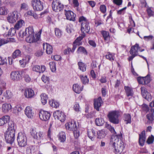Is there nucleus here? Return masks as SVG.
<instances>
[{"label": "nucleus", "mask_w": 154, "mask_h": 154, "mask_svg": "<svg viewBox=\"0 0 154 154\" xmlns=\"http://www.w3.org/2000/svg\"><path fill=\"white\" fill-rule=\"evenodd\" d=\"M19 35L22 38L26 36V41L28 43H33L38 41L40 36L38 35H34V32L33 28L32 26H29L26 28L24 31H20L19 33Z\"/></svg>", "instance_id": "f257e3e1"}, {"label": "nucleus", "mask_w": 154, "mask_h": 154, "mask_svg": "<svg viewBox=\"0 0 154 154\" xmlns=\"http://www.w3.org/2000/svg\"><path fill=\"white\" fill-rule=\"evenodd\" d=\"M121 137V135L115 134V135L112 136L111 137V144L116 152H122L124 148V145L121 143V141H119V139Z\"/></svg>", "instance_id": "f03ea898"}, {"label": "nucleus", "mask_w": 154, "mask_h": 154, "mask_svg": "<svg viewBox=\"0 0 154 154\" xmlns=\"http://www.w3.org/2000/svg\"><path fill=\"white\" fill-rule=\"evenodd\" d=\"M79 21L81 22V30L83 33H88L90 30L89 23L86 18L83 16L80 17Z\"/></svg>", "instance_id": "7ed1b4c3"}, {"label": "nucleus", "mask_w": 154, "mask_h": 154, "mask_svg": "<svg viewBox=\"0 0 154 154\" xmlns=\"http://www.w3.org/2000/svg\"><path fill=\"white\" fill-rule=\"evenodd\" d=\"M18 145L20 147H24L27 144V139L25 134L23 132H20L17 137Z\"/></svg>", "instance_id": "20e7f679"}, {"label": "nucleus", "mask_w": 154, "mask_h": 154, "mask_svg": "<svg viewBox=\"0 0 154 154\" xmlns=\"http://www.w3.org/2000/svg\"><path fill=\"white\" fill-rule=\"evenodd\" d=\"M119 112L116 111H114L109 112L108 115V117L109 121L114 124L119 123Z\"/></svg>", "instance_id": "39448f33"}, {"label": "nucleus", "mask_w": 154, "mask_h": 154, "mask_svg": "<svg viewBox=\"0 0 154 154\" xmlns=\"http://www.w3.org/2000/svg\"><path fill=\"white\" fill-rule=\"evenodd\" d=\"M31 4L35 11H40L43 9V2L40 0H32Z\"/></svg>", "instance_id": "423d86ee"}, {"label": "nucleus", "mask_w": 154, "mask_h": 154, "mask_svg": "<svg viewBox=\"0 0 154 154\" xmlns=\"http://www.w3.org/2000/svg\"><path fill=\"white\" fill-rule=\"evenodd\" d=\"M15 132L7 131L5 134V137L6 142L12 144L15 139Z\"/></svg>", "instance_id": "0eeeda50"}, {"label": "nucleus", "mask_w": 154, "mask_h": 154, "mask_svg": "<svg viewBox=\"0 0 154 154\" xmlns=\"http://www.w3.org/2000/svg\"><path fill=\"white\" fill-rule=\"evenodd\" d=\"M30 134L33 138L38 140H40L43 139L44 137V133L41 131L38 132L36 129L35 128L31 129Z\"/></svg>", "instance_id": "6e6552de"}, {"label": "nucleus", "mask_w": 154, "mask_h": 154, "mask_svg": "<svg viewBox=\"0 0 154 154\" xmlns=\"http://www.w3.org/2000/svg\"><path fill=\"white\" fill-rule=\"evenodd\" d=\"M18 17V12L16 11H14L9 14L7 19L9 23H12L16 21Z\"/></svg>", "instance_id": "1a4fd4ad"}, {"label": "nucleus", "mask_w": 154, "mask_h": 154, "mask_svg": "<svg viewBox=\"0 0 154 154\" xmlns=\"http://www.w3.org/2000/svg\"><path fill=\"white\" fill-rule=\"evenodd\" d=\"M52 6L53 11L55 12L60 11L63 8V5L57 0H54Z\"/></svg>", "instance_id": "9d476101"}, {"label": "nucleus", "mask_w": 154, "mask_h": 154, "mask_svg": "<svg viewBox=\"0 0 154 154\" xmlns=\"http://www.w3.org/2000/svg\"><path fill=\"white\" fill-rule=\"evenodd\" d=\"M54 116L59 120L61 122H64L66 119V116L62 111L57 110L53 114Z\"/></svg>", "instance_id": "9b49d317"}, {"label": "nucleus", "mask_w": 154, "mask_h": 154, "mask_svg": "<svg viewBox=\"0 0 154 154\" xmlns=\"http://www.w3.org/2000/svg\"><path fill=\"white\" fill-rule=\"evenodd\" d=\"M39 115L40 119L44 121L48 120L51 116L50 112L43 110L40 111Z\"/></svg>", "instance_id": "f8f14e48"}, {"label": "nucleus", "mask_w": 154, "mask_h": 154, "mask_svg": "<svg viewBox=\"0 0 154 154\" xmlns=\"http://www.w3.org/2000/svg\"><path fill=\"white\" fill-rule=\"evenodd\" d=\"M11 79L14 81L19 80L21 78L20 72L18 71H13L10 74Z\"/></svg>", "instance_id": "ddd939ff"}, {"label": "nucleus", "mask_w": 154, "mask_h": 154, "mask_svg": "<svg viewBox=\"0 0 154 154\" xmlns=\"http://www.w3.org/2000/svg\"><path fill=\"white\" fill-rule=\"evenodd\" d=\"M141 94L143 97L147 100H149L152 98V96L148 92L147 89L144 87H141L140 88Z\"/></svg>", "instance_id": "4468645a"}, {"label": "nucleus", "mask_w": 154, "mask_h": 154, "mask_svg": "<svg viewBox=\"0 0 154 154\" xmlns=\"http://www.w3.org/2000/svg\"><path fill=\"white\" fill-rule=\"evenodd\" d=\"M103 104V101L100 97L97 99H95L94 101V107L97 111L100 110V108Z\"/></svg>", "instance_id": "2eb2a0df"}, {"label": "nucleus", "mask_w": 154, "mask_h": 154, "mask_svg": "<svg viewBox=\"0 0 154 154\" xmlns=\"http://www.w3.org/2000/svg\"><path fill=\"white\" fill-rule=\"evenodd\" d=\"M46 69V67L44 66L34 65L32 66V70L33 71L39 73H42Z\"/></svg>", "instance_id": "dca6fc26"}, {"label": "nucleus", "mask_w": 154, "mask_h": 154, "mask_svg": "<svg viewBox=\"0 0 154 154\" xmlns=\"http://www.w3.org/2000/svg\"><path fill=\"white\" fill-rule=\"evenodd\" d=\"M66 129L70 131H73L77 128L76 123L74 121H71L65 124Z\"/></svg>", "instance_id": "f3484780"}, {"label": "nucleus", "mask_w": 154, "mask_h": 154, "mask_svg": "<svg viewBox=\"0 0 154 154\" xmlns=\"http://www.w3.org/2000/svg\"><path fill=\"white\" fill-rule=\"evenodd\" d=\"M65 14L67 19L70 20L74 21L75 20V15L73 12L68 10H65Z\"/></svg>", "instance_id": "a211bd4d"}, {"label": "nucleus", "mask_w": 154, "mask_h": 154, "mask_svg": "<svg viewBox=\"0 0 154 154\" xmlns=\"http://www.w3.org/2000/svg\"><path fill=\"white\" fill-rule=\"evenodd\" d=\"M34 91L30 88H26L24 90V95L27 98H31L34 95Z\"/></svg>", "instance_id": "6ab92c4d"}, {"label": "nucleus", "mask_w": 154, "mask_h": 154, "mask_svg": "<svg viewBox=\"0 0 154 154\" xmlns=\"http://www.w3.org/2000/svg\"><path fill=\"white\" fill-rule=\"evenodd\" d=\"M44 50H45L46 53L48 54H51L52 53L53 48L52 46L47 43H44L43 44Z\"/></svg>", "instance_id": "aec40b11"}, {"label": "nucleus", "mask_w": 154, "mask_h": 154, "mask_svg": "<svg viewBox=\"0 0 154 154\" xmlns=\"http://www.w3.org/2000/svg\"><path fill=\"white\" fill-rule=\"evenodd\" d=\"M27 70L24 69L22 70L21 72V75L24 78L25 81L27 83H29L32 81L31 78L29 75L27 73Z\"/></svg>", "instance_id": "412c9836"}, {"label": "nucleus", "mask_w": 154, "mask_h": 154, "mask_svg": "<svg viewBox=\"0 0 154 154\" xmlns=\"http://www.w3.org/2000/svg\"><path fill=\"white\" fill-rule=\"evenodd\" d=\"M140 48L139 45L138 44H136L135 45L132 46L130 51V53L131 55H138V51L139 49Z\"/></svg>", "instance_id": "4be33fe9"}, {"label": "nucleus", "mask_w": 154, "mask_h": 154, "mask_svg": "<svg viewBox=\"0 0 154 154\" xmlns=\"http://www.w3.org/2000/svg\"><path fill=\"white\" fill-rule=\"evenodd\" d=\"M146 139L145 131H143L139 134V145L141 146H143L144 143Z\"/></svg>", "instance_id": "5701e85b"}, {"label": "nucleus", "mask_w": 154, "mask_h": 154, "mask_svg": "<svg viewBox=\"0 0 154 154\" xmlns=\"http://www.w3.org/2000/svg\"><path fill=\"white\" fill-rule=\"evenodd\" d=\"M83 86H81L78 84H75L72 86V89L74 92L77 94H79L83 90Z\"/></svg>", "instance_id": "b1692460"}, {"label": "nucleus", "mask_w": 154, "mask_h": 154, "mask_svg": "<svg viewBox=\"0 0 154 154\" xmlns=\"http://www.w3.org/2000/svg\"><path fill=\"white\" fill-rule=\"evenodd\" d=\"M25 114L29 118H32L33 117V113L32 108L27 106L26 107L25 110Z\"/></svg>", "instance_id": "393cba45"}, {"label": "nucleus", "mask_w": 154, "mask_h": 154, "mask_svg": "<svg viewBox=\"0 0 154 154\" xmlns=\"http://www.w3.org/2000/svg\"><path fill=\"white\" fill-rule=\"evenodd\" d=\"M30 60V56H27L25 57V59L20 60V63L21 67H25L26 65L29 63Z\"/></svg>", "instance_id": "a878e982"}, {"label": "nucleus", "mask_w": 154, "mask_h": 154, "mask_svg": "<svg viewBox=\"0 0 154 154\" xmlns=\"http://www.w3.org/2000/svg\"><path fill=\"white\" fill-rule=\"evenodd\" d=\"M10 117L8 116H5L0 118V126L4 125L9 121Z\"/></svg>", "instance_id": "bb28decb"}, {"label": "nucleus", "mask_w": 154, "mask_h": 154, "mask_svg": "<svg viewBox=\"0 0 154 154\" xmlns=\"http://www.w3.org/2000/svg\"><path fill=\"white\" fill-rule=\"evenodd\" d=\"M124 89L126 95L128 97H132L133 96L134 92L131 88L128 86H125Z\"/></svg>", "instance_id": "cd10ccee"}, {"label": "nucleus", "mask_w": 154, "mask_h": 154, "mask_svg": "<svg viewBox=\"0 0 154 154\" xmlns=\"http://www.w3.org/2000/svg\"><path fill=\"white\" fill-rule=\"evenodd\" d=\"M87 133L88 137L91 140H94L95 137V131L94 129H88Z\"/></svg>", "instance_id": "c85d7f7f"}, {"label": "nucleus", "mask_w": 154, "mask_h": 154, "mask_svg": "<svg viewBox=\"0 0 154 154\" xmlns=\"http://www.w3.org/2000/svg\"><path fill=\"white\" fill-rule=\"evenodd\" d=\"M11 108V104L8 103H5L3 104L2 106V111L5 113L8 112Z\"/></svg>", "instance_id": "c756f323"}, {"label": "nucleus", "mask_w": 154, "mask_h": 154, "mask_svg": "<svg viewBox=\"0 0 154 154\" xmlns=\"http://www.w3.org/2000/svg\"><path fill=\"white\" fill-rule=\"evenodd\" d=\"M15 123L13 121L10 122L8 124V127L7 131L10 132H15Z\"/></svg>", "instance_id": "7c9ffc66"}, {"label": "nucleus", "mask_w": 154, "mask_h": 154, "mask_svg": "<svg viewBox=\"0 0 154 154\" xmlns=\"http://www.w3.org/2000/svg\"><path fill=\"white\" fill-rule=\"evenodd\" d=\"M101 34L105 41L108 42L110 38L109 32L105 31H102L101 32Z\"/></svg>", "instance_id": "2f4dec72"}, {"label": "nucleus", "mask_w": 154, "mask_h": 154, "mask_svg": "<svg viewBox=\"0 0 154 154\" xmlns=\"http://www.w3.org/2000/svg\"><path fill=\"white\" fill-rule=\"evenodd\" d=\"M58 138L61 142H64L66 139L65 133L63 131L60 132L58 135Z\"/></svg>", "instance_id": "473e14b6"}, {"label": "nucleus", "mask_w": 154, "mask_h": 154, "mask_svg": "<svg viewBox=\"0 0 154 154\" xmlns=\"http://www.w3.org/2000/svg\"><path fill=\"white\" fill-rule=\"evenodd\" d=\"M21 52L19 49L16 50L13 53L12 57L14 59L18 58L21 56Z\"/></svg>", "instance_id": "72a5a7b5"}, {"label": "nucleus", "mask_w": 154, "mask_h": 154, "mask_svg": "<svg viewBox=\"0 0 154 154\" xmlns=\"http://www.w3.org/2000/svg\"><path fill=\"white\" fill-rule=\"evenodd\" d=\"M41 102L42 104L45 105L47 102L48 99V95L45 93L42 94L40 95Z\"/></svg>", "instance_id": "f704fd0d"}, {"label": "nucleus", "mask_w": 154, "mask_h": 154, "mask_svg": "<svg viewBox=\"0 0 154 154\" xmlns=\"http://www.w3.org/2000/svg\"><path fill=\"white\" fill-rule=\"evenodd\" d=\"M84 35H83L80 36H79L77 38L75 41L73 43L77 46L82 45V42L81 40L84 37Z\"/></svg>", "instance_id": "c9c22d12"}, {"label": "nucleus", "mask_w": 154, "mask_h": 154, "mask_svg": "<svg viewBox=\"0 0 154 154\" xmlns=\"http://www.w3.org/2000/svg\"><path fill=\"white\" fill-rule=\"evenodd\" d=\"M25 15L26 16H32L35 19H36L38 18V15L37 14L32 10H29L25 14Z\"/></svg>", "instance_id": "e433bc0d"}, {"label": "nucleus", "mask_w": 154, "mask_h": 154, "mask_svg": "<svg viewBox=\"0 0 154 154\" xmlns=\"http://www.w3.org/2000/svg\"><path fill=\"white\" fill-rule=\"evenodd\" d=\"M106 59L112 62L114 60L115 58V54L108 52L107 54L106 55Z\"/></svg>", "instance_id": "4c0bfd02"}, {"label": "nucleus", "mask_w": 154, "mask_h": 154, "mask_svg": "<svg viewBox=\"0 0 154 154\" xmlns=\"http://www.w3.org/2000/svg\"><path fill=\"white\" fill-rule=\"evenodd\" d=\"M79 68L82 72H85L86 70V66L85 64L81 62L78 63Z\"/></svg>", "instance_id": "58836bf2"}, {"label": "nucleus", "mask_w": 154, "mask_h": 154, "mask_svg": "<svg viewBox=\"0 0 154 154\" xmlns=\"http://www.w3.org/2000/svg\"><path fill=\"white\" fill-rule=\"evenodd\" d=\"M124 120L127 124H130L131 123V116L129 114H125L124 115Z\"/></svg>", "instance_id": "ea45409f"}, {"label": "nucleus", "mask_w": 154, "mask_h": 154, "mask_svg": "<svg viewBox=\"0 0 154 154\" xmlns=\"http://www.w3.org/2000/svg\"><path fill=\"white\" fill-rule=\"evenodd\" d=\"M97 137L98 138L102 139L104 138L106 135L104 131L101 130L97 132Z\"/></svg>", "instance_id": "a19ab883"}, {"label": "nucleus", "mask_w": 154, "mask_h": 154, "mask_svg": "<svg viewBox=\"0 0 154 154\" xmlns=\"http://www.w3.org/2000/svg\"><path fill=\"white\" fill-rule=\"evenodd\" d=\"M8 13V9L5 6L0 7V15H5Z\"/></svg>", "instance_id": "79ce46f5"}, {"label": "nucleus", "mask_w": 154, "mask_h": 154, "mask_svg": "<svg viewBox=\"0 0 154 154\" xmlns=\"http://www.w3.org/2000/svg\"><path fill=\"white\" fill-rule=\"evenodd\" d=\"M24 23V22L22 20H20L18 21L15 24L14 27L15 29L18 30L21 27Z\"/></svg>", "instance_id": "37998d69"}, {"label": "nucleus", "mask_w": 154, "mask_h": 154, "mask_svg": "<svg viewBox=\"0 0 154 154\" xmlns=\"http://www.w3.org/2000/svg\"><path fill=\"white\" fill-rule=\"evenodd\" d=\"M49 103L50 106L55 108H57L59 106V103L54 100H50Z\"/></svg>", "instance_id": "c03bdc74"}, {"label": "nucleus", "mask_w": 154, "mask_h": 154, "mask_svg": "<svg viewBox=\"0 0 154 154\" xmlns=\"http://www.w3.org/2000/svg\"><path fill=\"white\" fill-rule=\"evenodd\" d=\"M146 117L148 120L146 123H152L154 120V116L152 114H149L146 115Z\"/></svg>", "instance_id": "a18cd8bd"}, {"label": "nucleus", "mask_w": 154, "mask_h": 154, "mask_svg": "<svg viewBox=\"0 0 154 154\" xmlns=\"http://www.w3.org/2000/svg\"><path fill=\"white\" fill-rule=\"evenodd\" d=\"M79 77L81 79L82 83L84 84H86L88 83L89 80L86 75L84 76L82 75H80Z\"/></svg>", "instance_id": "49530a36"}, {"label": "nucleus", "mask_w": 154, "mask_h": 154, "mask_svg": "<svg viewBox=\"0 0 154 154\" xmlns=\"http://www.w3.org/2000/svg\"><path fill=\"white\" fill-rule=\"evenodd\" d=\"M95 122L96 125L99 126L102 125L104 122L103 119L101 118H97Z\"/></svg>", "instance_id": "de8ad7c7"}, {"label": "nucleus", "mask_w": 154, "mask_h": 154, "mask_svg": "<svg viewBox=\"0 0 154 154\" xmlns=\"http://www.w3.org/2000/svg\"><path fill=\"white\" fill-rule=\"evenodd\" d=\"M4 94L5 97L8 99L11 98L13 96L11 92L9 90L6 91Z\"/></svg>", "instance_id": "09e8293b"}, {"label": "nucleus", "mask_w": 154, "mask_h": 154, "mask_svg": "<svg viewBox=\"0 0 154 154\" xmlns=\"http://www.w3.org/2000/svg\"><path fill=\"white\" fill-rule=\"evenodd\" d=\"M49 65H50V69L52 72H54L56 70V64L54 62H50Z\"/></svg>", "instance_id": "8fccbe9b"}, {"label": "nucleus", "mask_w": 154, "mask_h": 154, "mask_svg": "<svg viewBox=\"0 0 154 154\" xmlns=\"http://www.w3.org/2000/svg\"><path fill=\"white\" fill-rule=\"evenodd\" d=\"M143 85H146L149 83L151 81L150 76L148 75L145 77H143Z\"/></svg>", "instance_id": "3c124183"}, {"label": "nucleus", "mask_w": 154, "mask_h": 154, "mask_svg": "<svg viewBox=\"0 0 154 154\" xmlns=\"http://www.w3.org/2000/svg\"><path fill=\"white\" fill-rule=\"evenodd\" d=\"M77 52L78 53H82L84 54H87V53L85 48L82 46H80L78 48Z\"/></svg>", "instance_id": "603ef678"}, {"label": "nucleus", "mask_w": 154, "mask_h": 154, "mask_svg": "<svg viewBox=\"0 0 154 154\" xmlns=\"http://www.w3.org/2000/svg\"><path fill=\"white\" fill-rule=\"evenodd\" d=\"M105 127H106L112 133L114 134H116V132L114 128L111 126L110 125L106 124L105 125Z\"/></svg>", "instance_id": "864d4df0"}, {"label": "nucleus", "mask_w": 154, "mask_h": 154, "mask_svg": "<svg viewBox=\"0 0 154 154\" xmlns=\"http://www.w3.org/2000/svg\"><path fill=\"white\" fill-rule=\"evenodd\" d=\"M73 133L74 137L75 139H77L78 138L80 135V133L79 131L77 128L73 131Z\"/></svg>", "instance_id": "5fc2aeb1"}, {"label": "nucleus", "mask_w": 154, "mask_h": 154, "mask_svg": "<svg viewBox=\"0 0 154 154\" xmlns=\"http://www.w3.org/2000/svg\"><path fill=\"white\" fill-rule=\"evenodd\" d=\"M22 109V107L20 105H17L14 107V111L15 112H18L21 111Z\"/></svg>", "instance_id": "6e6d98bb"}, {"label": "nucleus", "mask_w": 154, "mask_h": 154, "mask_svg": "<svg viewBox=\"0 0 154 154\" xmlns=\"http://www.w3.org/2000/svg\"><path fill=\"white\" fill-rule=\"evenodd\" d=\"M16 29L13 28H11L9 31L8 35L10 36H12L15 35L16 33Z\"/></svg>", "instance_id": "4d7b16f0"}, {"label": "nucleus", "mask_w": 154, "mask_h": 154, "mask_svg": "<svg viewBox=\"0 0 154 154\" xmlns=\"http://www.w3.org/2000/svg\"><path fill=\"white\" fill-rule=\"evenodd\" d=\"M42 81L45 83H48L49 82V79L48 77L43 75L42 77Z\"/></svg>", "instance_id": "13d9d810"}, {"label": "nucleus", "mask_w": 154, "mask_h": 154, "mask_svg": "<svg viewBox=\"0 0 154 154\" xmlns=\"http://www.w3.org/2000/svg\"><path fill=\"white\" fill-rule=\"evenodd\" d=\"M66 30L67 32L69 33H71L73 31V26L72 25H68L66 28Z\"/></svg>", "instance_id": "bf43d9fd"}, {"label": "nucleus", "mask_w": 154, "mask_h": 154, "mask_svg": "<svg viewBox=\"0 0 154 154\" xmlns=\"http://www.w3.org/2000/svg\"><path fill=\"white\" fill-rule=\"evenodd\" d=\"M28 5L25 3H23L21 4L20 10H28Z\"/></svg>", "instance_id": "052dcab7"}, {"label": "nucleus", "mask_w": 154, "mask_h": 154, "mask_svg": "<svg viewBox=\"0 0 154 154\" xmlns=\"http://www.w3.org/2000/svg\"><path fill=\"white\" fill-rule=\"evenodd\" d=\"M100 11L103 14L106 13V6L104 5H101L100 7Z\"/></svg>", "instance_id": "680f3d73"}, {"label": "nucleus", "mask_w": 154, "mask_h": 154, "mask_svg": "<svg viewBox=\"0 0 154 154\" xmlns=\"http://www.w3.org/2000/svg\"><path fill=\"white\" fill-rule=\"evenodd\" d=\"M44 53V51L42 50H39L37 51L35 53V56L39 57L42 56Z\"/></svg>", "instance_id": "e2e57ef3"}, {"label": "nucleus", "mask_w": 154, "mask_h": 154, "mask_svg": "<svg viewBox=\"0 0 154 154\" xmlns=\"http://www.w3.org/2000/svg\"><path fill=\"white\" fill-rule=\"evenodd\" d=\"M56 35L58 37H60L61 35V31L58 29H56L55 30Z\"/></svg>", "instance_id": "0e129e2a"}, {"label": "nucleus", "mask_w": 154, "mask_h": 154, "mask_svg": "<svg viewBox=\"0 0 154 154\" xmlns=\"http://www.w3.org/2000/svg\"><path fill=\"white\" fill-rule=\"evenodd\" d=\"M154 140V137L153 136H152L150 137H149L148 138L147 143L148 144H150L152 143Z\"/></svg>", "instance_id": "69168bd1"}, {"label": "nucleus", "mask_w": 154, "mask_h": 154, "mask_svg": "<svg viewBox=\"0 0 154 154\" xmlns=\"http://www.w3.org/2000/svg\"><path fill=\"white\" fill-rule=\"evenodd\" d=\"M74 109L77 112L80 111V107L79 103H75L73 107Z\"/></svg>", "instance_id": "338daca9"}, {"label": "nucleus", "mask_w": 154, "mask_h": 154, "mask_svg": "<svg viewBox=\"0 0 154 154\" xmlns=\"http://www.w3.org/2000/svg\"><path fill=\"white\" fill-rule=\"evenodd\" d=\"M146 11L148 15L149 16H153L154 14V12L151 10L150 8L147 9Z\"/></svg>", "instance_id": "774afa93"}]
</instances>
